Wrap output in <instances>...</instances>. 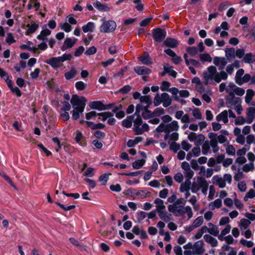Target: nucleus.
<instances>
[{
    "mask_svg": "<svg viewBox=\"0 0 255 255\" xmlns=\"http://www.w3.org/2000/svg\"><path fill=\"white\" fill-rule=\"evenodd\" d=\"M203 76L205 85H214L219 83L222 80H226L228 75L224 71L218 72L214 66H210L203 72Z\"/></svg>",
    "mask_w": 255,
    "mask_h": 255,
    "instance_id": "nucleus-1",
    "label": "nucleus"
},
{
    "mask_svg": "<svg viewBox=\"0 0 255 255\" xmlns=\"http://www.w3.org/2000/svg\"><path fill=\"white\" fill-rule=\"evenodd\" d=\"M186 201L183 198H179L171 205H169L168 209L170 212L172 213L175 216H181L186 213L189 219L193 217V212L189 206L184 207Z\"/></svg>",
    "mask_w": 255,
    "mask_h": 255,
    "instance_id": "nucleus-2",
    "label": "nucleus"
},
{
    "mask_svg": "<svg viewBox=\"0 0 255 255\" xmlns=\"http://www.w3.org/2000/svg\"><path fill=\"white\" fill-rule=\"evenodd\" d=\"M70 102L74 109L84 112L87 100L84 97H80L77 95H73Z\"/></svg>",
    "mask_w": 255,
    "mask_h": 255,
    "instance_id": "nucleus-3",
    "label": "nucleus"
},
{
    "mask_svg": "<svg viewBox=\"0 0 255 255\" xmlns=\"http://www.w3.org/2000/svg\"><path fill=\"white\" fill-rule=\"evenodd\" d=\"M104 21L100 27V31L103 33H110L115 30L117 24L114 20H105V18L102 19Z\"/></svg>",
    "mask_w": 255,
    "mask_h": 255,
    "instance_id": "nucleus-4",
    "label": "nucleus"
},
{
    "mask_svg": "<svg viewBox=\"0 0 255 255\" xmlns=\"http://www.w3.org/2000/svg\"><path fill=\"white\" fill-rule=\"evenodd\" d=\"M170 83L169 82L164 81L162 82L160 86V89L162 91H168L170 92L173 96V99L175 101L179 100V96L177 94L179 90L177 88L172 87L169 89Z\"/></svg>",
    "mask_w": 255,
    "mask_h": 255,
    "instance_id": "nucleus-5",
    "label": "nucleus"
},
{
    "mask_svg": "<svg viewBox=\"0 0 255 255\" xmlns=\"http://www.w3.org/2000/svg\"><path fill=\"white\" fill-rule=\"evenodd\" d=\"M114 104L104 105L100 101H93L90 103L89 107L92 109L98 110L99 111L111 109Z\"/></svg>",
    "mask_w": 255,
    "mask_h": 255,
    "instance_id": "nucleus-6",
    "label": "nucleus"
},
{
    "mask_svg": "<svg viewBox=\"0 0 255 255\" xmlns=\"http://www.w3.org/2000/svg\"><path fill=\"white\" fill-rule=\"evenodd\" d=\"M166 36V31L160 28H155L152 31V37L153 39L157 42H162L164 39L165 38Z\"/></svg>",
    "mask_w": 255,
    "mask_h": 255,
    "instance_id": "nucleus-7",
    "label": "nucleus"
},
{
    "mask_svg": "<svg viewBox=\"0 0 255 255\" xmlns=\"http://www.w3.org/2000/svg\"><path fill=\"white\" fill-rule=\"evenodd\" d=\"M204 243L202 241H198L194 243L193 248V254L195 255H201L205 252L203 248Z\"/></svg>",
    "mask_w": 255,
    "mask_h": 255,
    "instance_id": "nucleus-8",
    "label": "nucleus"
},
{
    "mask_svg": "<svg viewBox=\"0 0 255 255\" xmlns=\"http://www.w3.org/2000/svg\"><path fill=\"white\" fill-rule=\"evenodd\" d=\"M217 133H211L209 136L210 140L209 141L210 145L212 147L213 152L217 153L219 150V147L218 145L217 140Z\"/></svg>",
    "mask_w": 255,
    "mask_h": 255,
    "instance_id": "nucleus-9",
    "label": "nucleus"
},
{
    "mask_svg": "<svg viewBox=\"0 0 255 255\" xmlns=\"http://www.w3.org/2000/svg\"><path fill=\"white\" fill-rule=\"evenodd\" d=\"M46 63L50 65L55 70H57L63 65L59 57L51 58L48 59Z\"/></svg>",
    "mask_w": 255,
    "mask_h": 255,
    "instance_id": "nucleus-10",
    "label": "nucleus"
},
{
    "mask_svg": "<svg viewBox=\"0 0 255 255\" xmlns=\"http://www.w3.org/2000/svg\"><path fill=\"white\" fill-rule=\"evenodd\" d=\"M205 179L204 177L198 176L197 178L196 181H194L192 183V186L191 188V190L192 192L194 193H197L201 188V185H200L201 182H204L205 181Z\"/></svg>",
    "mask_w": 255,
    "mask_h": 255,
    "instance_id": "nucleus-11",
    "label": "nucleus"
},
{
    "mask_svg": "<svg viewBox=\"0 0 255 255\" xmlns=\"http://www.w3.org/2000/svg\"><path fill=\"white\" fill-rule=\"evenodd\" d=\"M214 64L219 67V70L223 71L225 66L227 65L228 61L224 57H215L213 60Z\"/></svg>",
    "mask_w": 255,
    "mask_h": 255,
    "instance_id": "nucleus-12",
    "label": "nucleus"
},
{
    "mask_svg": "<svg viewBox=\"0 0 255 255\" xmlns=\"http://www.w3.org/2000/svg\"><path fill=\"white\" fill-rule=\"evenodd\" d=\"M134 71L139 75H147L151 73V70L143 66L134 67Z\"/></svg>",
    "mask_w": 255,
    "mask_h": 255,
    "instance_id": "nucleus-13",
    "label": "nucleus"
},
{
    "mask_svg": "<svg viewBox=\"0 0 255 255\" xmlns=\"http://www.w3.org/2000/svg\"><path fill=\"white\" fill-rule=\"evenodd\" d=\"M255 118V108L250 107L247 110L246 123L251 124Z\"/></svg>",
    "mask_w": 255,
    "mask_h": 255,
    "instance_id": "nucleus-14",
    "label": "nucleus"
},
{
    "mask_svg": "<svg viewBox=\"0 0 255 255\" xmlns=\"http://www.w3.org/2000/svg\"><path fill=\"white\" fill-rule=\"evenodd\" d=\"M93 6L100 11L108 12L111 10V8L107 4H103L98 0L93 3Z\"/></svg>",
    "mask_w": 255,
    "mask_h": 255,
    "instance_id": "nucleus-15",
    "label": "nucleus"
},
{
    "mask_svg": "<svg viewBox=\"0 0 255 255\" xmlns=\"http://www.w3.org/2000/svg\"><path fill=\"white\" fill-rule=\"evenodd\" d=\"M76 43V39L71 38H66L64 42V44L61 47L62 51L72 48Z\"/></svg>",
    "mask_w": 255,
    "mask_h": 255,
    "instance_id": "nucleus-16",
    "label": "nucleus"
},
{
    "mask_svg": "<svg viewBox=\"0 0 255 255\" xmlns=\"http://www.w3.org/2000/svg\"><path fill=\"white\" fill-rule=\"evenodd\" d=\"M204 222V219L202 216L198 217L195 219L192 224L189 227V231L190 232L193 229L197 228L202 225Z\"/></svg>",
    "mask_w": 255,
    "mask_h": 255,
    "instance_id": "nucleus-17",
    "label": "nucleus"
},
{
    "mask_svg": "<svg viewBox=\"0 0 255 255\" xmlns=\"http://www.w3.org/2000/svg\"><path fill=\"white\" fill-rule=\"evenodd\" d=\"M140 62L145 65H148L152 64V61L147 52H144L143 54L138 57Z\"/></svg>",
    "mask_w": 255,
    "mask_h": 255,
    "instance_id": "nucleus-18",
    "label": "nucleus"
},
{
    "mask_svg": "<svg viewBox=\"0 0 255 255\" xmlns=\"http://www.w3.org/2000/svg\"><path fill=\"white\" fill-rule=\"evenodd\" d=\"M192 183L191 179H186L185 181L181 183L180 187V191L181 193H184L186 191L190 190L191 189Z\"/></svg>",
    "mask_w": 255,
    "mask_h": 255,
    "instance_id": "nucleus-19",
    "label": "nucleus"
},
{
    "mask_svg": "<svg viewBox=\"0 0 255 255\" xmlns=\"http://www.w3.org/2000/svg\"><path fill=\"white\" fill-rule=\"evenodd\" d=\"M228 112L227 110H224L220 113L216 117V120L218 122L222 121L224 124L228 123Z\"/></svg>",
    "mask_w": 255,
    "mask_h": 255,
    "instance_id": "nucleus-20",
    "label": "nucleus"
},
{
    "mask_svg": "<svg viewBox=\"0 0 255 255\" xmlns=\"http://www.w3.org/2000/svg\"><path fill=\"white\" fill-rule=\"evenodd\" d=\"M162 102L163 106L165 108L169 107L172 103V100L169 95L166 93L161 94Z\"/></svg>",
    "mask_w": 255,
    "mask_h": 255,
    "instance_id": "nucleus-21",
    "label": "nucleus"
},
{
    "mask_svg": "<svg viewBox=\"0 0 255 255\" xmlns=\"http://www.w3.org/2000/svg\"><path fill=\"white\" fill-rule=\"evenodd\" d=\"M204 239L205 241L210 244L212 247H216L218 246V242L217 240L212 237L210 235H205L204 236Z\"/></svg>",
    "mask_w": 255,
    "mask_h": 255,
    "instance_id": "nucleus-22",
    "label": "nucleus"
},
{
    "mask_svg": "<svg viewBox=\"0 0 255 255\" xmlns=\"http://www.w3.org/2000/svg\"><path fill=\"white\" fill-rule=\"evenodd\" d=\"M213 179L214 180L213 182L214 184L218 185L219 187L221 188L225 187L226 184L223 177L218 176H214Z\"/></svg>",
    "mask_w": 255,
    "mask_h": 255,
    "instance_id": "nucleus-23",
    "label": "nucleus"
},
{
    "mask_svg": "<svg viewBox=\"0 0 255 255\" xmlns=\"http://www.w3.org/2000/svg\"><path fill=\"white\" fill-rule=\"evenodd\" d=\"M26 26L28 27V28L25 31V35H30L36 31V30L39 27V25L38 24L34 23L31 25L29 24H27Z\"/></svg>",
    "mask_w": 255,
    "mask_h": 255,
    "instance_id": "nucleus-24",
    "label": "nucleus"
},
{
    "mask_svg": "<svg viewBox=\"0 0 255 255\" xmlns=\"http://www.w3.org/2000/svg\"><path fill=\"white\" fill-rule=\"evenodd\" d=\"M209 233L214 236H218L219 233L218 227L211 223L208 224Z\"/></svg>",
    "mask_w": 255,
    "mask_h": 255,
    "instance_id": "nucleus-25",
    "label": "nucleus"
},
{
    "mask_svg": "<svg viewBox=\"0 0 255 255\" xmlns=\"http://www.w3.org/2000/svg\"><path fill=\"white\" fill-rule=\"evenodd\" d=\"M164 44L167 47L175 48L178 44L177 40L172 38H167L164 42Z\"/></svg>",
    "mask_w": 255,
    "mask_h": 255,
    "instance_id": "nucleus-26",
    "label": "nucleus"
},
{
    "mask_svg": "<svg viewBox=\"0 0 255 255\" xmlns=\"http://www.w3.org/2000/svg\"><path fill=\"white\" fill-rule=\"evenodd\" d=\"M158 213L160 219L164 222H167L172 219L171 215L170 214H167V213L165 211V210L160 211Z\"/></svg>",
    "mask_w": 255,
    "mask_h": 255,
    "instance_id": "nucleus-27",
    "label": "nucleus"
},
{
    "mask_svg": "<svg viewBox=\"0 0 255 255\" xmlns=\"http://www.w3.org/2000/svg\"><path fill=\"white\" fill-rule=\"evenodd\" d=\"M75 140L77 143L82 146H85L86 145V142L83 138L82 133L79 130L76 131Z\"/></svg>",
    "mask_w": 255,
    "mask_h": 255,
    "instance_id": "nucleus-28",
    "label": "nucleus"
},
{
    "mask_svg": "<svg viewBox=\"0 0 255 255\" xmlns=\"http://www.w3.org/2000/svg\"><path fill=\"white\" fill-rule=\"evenodd\" d=\"M154 203L156 204V211L158 213L160 211L165 210V206L164 205L163 201L159 198H156Z\"/></svg>",
    "mask_w": 255,
    "mask_h": 255,
    "instance_id": "nucleus-29",
    "label": "nucleus"
},
{
    "mask_svg": "<svg viewBox=\"0 0 255 255\" xmlns=\"http://www.w3.org/2000/svg\"><path fill=\"white\" fill-rule=\"evenodd\" d=\"M77 74V71L76 69L74 67H72L69 71H68L64 74V76L66 80H69L75 77Z\"/></svg>",
    "mask_w": 255,
    "mask_h": 255,
    "instance_id": "nucleus-30",
    "label": "nucleus"
},
{
    "mask_svg": "<svg viewBox=\"0 0 255 255\" xmlns=\"http://www.w3.org/2000/svg\"><path fill=\"white\" fill-rule=\"evenodd\" d=\"M225 55L227 59L232 60L235 57V50L234 48H227L225 50Z\"/></svg>",
    "mask_w": 255,
    "mask_h": 255,
    "instance_id": "nucleus-31",
    "label": "nucleus"
},
{
    "mask_svg": "<svg viewBox=\"0 0 255 255\" xmlns=\"http://www.w3.org/2000/svg\"><path fill=\"white\" fill-rule=\"evenodd\" d=\"M142 123V119L139 116H138V117L133 121V130L134 131L135 134L136 135V133H137V129L140 128Z\"/></svg>",
    "mask_w": 255,
    "mask_h": 255,
    "instance_id": "nucleus-32",
    "label": "nucleus"
},
{
    "mask_svg": "<svg viewBox=\"0 0 255 255\" xmlns=\"http://www.w3.org/2000/svg\"><path fill=\"white\" fill-rule=\"evenodd\" d=\"M167 128L168 132L172 131H176L179 128L178 122L176 121H173L171 123L167 124Z\"/></svg>",
    "mask_w": 255,
    "mask_h": 255,
    "instance_id": "nucleus-33",
    "label": "nucleus"
},
{
    "mask_svg": "<svg viewBox=\"0 0 255 255\" xmlns=\"http://www.w3.org/2000/svg\"><path fill=\"white\" fill-rule=\"evenodd\" d=\"M82 28L85 33L93 32L95 28V23L93 22H88L87 24L83 25Z\"/></svg>",
    "mask_w": 255,
    "mask_h": 255,
    "instance_id": "nucleus-34",
    "label": "nucleus"
},
{
    "mask_svg": "<svg viewBox=\"0 0 255 255\" xmlns=\"http://www.w3.org/2000/svg\"><path fill=\"white\" fill-rule=\"evenodd\" d=\"M243 61L247 63H252L255 61V55L251 53H247L243 58Z\"/></svg>",
    "mask_w": 255,
    "mask_h": 255,
    "instance_id": "nucleus-35",
    "label": "nucleus"
},
{
    "mask_svg": "<svg viewBox=\"0 0 255 255\" xmlns=\"http://www.w3.org/2000/svg\"><path fill=\"white\" fill-rule=\"evenodd\" d=\"M255 91L249 89L247 90L246 95L245 97V102L247 104H250L255 95Z\"/></svg>",
    "mask_w": 255,
    "mask_h": 255,
    "instance_id": "nucleus-36",
    "label": "nucleus"
},
{
    "mask_svg": "<svg viewBox=\"0 0 255 255\" xmlns=\"http://www.w3.org/2000/svg\"><path fill=\"white\" fill-rule=\"evenodd\" d=\"M251 222L250 221L247 219H242L240 220L239 227L241 230L243 229L246 230L248 228Z\"/></svg>",
    "mask_w": 255,
    "mask_h": 255,
    "instance_id": "nucleus-37",
    "label": "nucleus"
},
{
    "mask_svg": "<svg viewBox=\"0 0 255 255\" xmlns=\"http://www.w3.org/2000/svg\"><path fill=\"white\" fill-rule=\"evenodd\" d=\"M140 101L141 103L146 104L145 109H147L150 105L151 104L152 101L150 98V96H142L140 97Z\"/></svg>",
    "mask_w": 255,
    "mask_h": 255,
    "instance_id": "nucleus-38",
    "label": "nucleus"
},
{
    "mask_svg": "<svg viewBox=\"0 0 255 255\" xmlns=\"http://www.w3.org/2000/svg\"><path fill=\"white\" fill-rule=\"evenodd\" d=\"M210 149V145L209 141L208 140L205 141L202 146V154L204 155H207L209 153Z\"/></svg>",
    "mask_w": 255,
    "mask_h": 255,
    "instance_id": "nucleus-39",
    "label": "nucleus"
},
{
    "mask_svg": "<svg viewBox=\"0 0 255 255\" xmlns=\"http://www.w3.org/2000/svg\"><path fill=\"white\" fill-rule=\"evenodd\" d=\"M228 94L229 95L228 96H227L226 98V100L227 101L232 104H235L238 102L239 99L238 98L235 97V93L234 92L229 93Z\"/></svg>",
    "mask_w": 255,
    "mask_h": 255,
    "instance_id": "nucleus-40",
    "label": "nucleus"
},
{
    "mask_svg": "<svg viewBox=\"0 0 255 255\" xmlns=\"http://www.w3.org/2000/svg\"><path fill=\"white\" fill-rule=\"evenodd\" d=\"M145 162V160L143 159L135 160L132 163V166L134 169H139L144 164Z\"/></svg>",
    "mask_w": 255,
    "mask_h": 255,
    "instance_id": "nucleus-41",
    "label": "nucleus"
},
{
    "mask_svg": "<svg viewBox=\"0 0 255 255\" xmlns=\"http://www.w3.org/2000/svg\"><path fill=\"white\" fill-rule=\"evenodd\" d=\"M168 143L170 145V149L173 151L174 153H176L180 149V146L179 144H178L175 142H170V140H168Z\"/></svg>",
    "mask_w": 255,
    "mask_h": 255,
    "instance_id": "nucleus-42",
    "label": "nucleus"
},
{
    "mask_svg": "<svg viewBox=\"0 0 255 255\" xmlns=\"http://www.w3.org/2000/svg\"><path fill=\"white\" fill-rule=\"evenodd\" d=\"M133 118L131 116L128 117L122 122V126L126 128H129L132 126Z\"/></svg>",
    "mask_w": 255,
    "mask_h": 255,
    "instance_id": "nucleus-43",
    "label": "nucleus"
},
{
    "mask_svg": "<svg viewBox=\"0 0 255 255\" xmlns=\"http://www.w3.org/2000/svg\"><path fill=\"white\" fill-rule=\"evenodd\" d=\"M244 73L245 71L243 69H240L237 71L235 79L237 84L241 82V80L243 78L242 76L244 74Z\"/></svg>",
    "mask_w": 255,
    "mask_h": 255,
    "instance_id": "nucleus-44",
    "label": "nucleus"
},
{
    "mask_svg": "<svg viewBox=\"0 0 255 255\" xmlns=\"http://www.w3.org/2000/svg\"><path fill=\"white\" fill-rule=\"evenodd\" d=\"M201 61L203 62H211L212 60V58L208 53H203L200 54L199 55Z\"/></svg>",
    "mask_w": 255,
    "mask_h": 255,
    "instance_id": "nucleus-45",
    "label": "nucleus"
},
{
    "mask_svg": "<svg viewBox=\"0 0 255 255\" xmlns=\"http://www.w3.org/2000/svg\"><path fill=\"white\" fill-rule=\"evenodd\" d=\"M97 115L102 117V120L103 121H105L108 119L113 117L114 116L113 114L110 112L100 113L97 114Z\"/></svg>",
    "mask_w": 255,
    "mask_h": 255,
    "instance_id": "nucleus-46",
    "label": "nucleus"
},
{
    "mask_svg": "<svg viewBox=\"0 0 255 255\" xmlns=\"http://www.w3.org/2000/svg\"><path fill=\"white\" fill-rule=\"evenodd\" d=\"M110 174L105 173L100 175L99 177V181L101 182L102 185H105L108 180H109V175Z\"/></svg>",
    "mask_w": 255,
    "mask_h": 255,
    "instance_id": "nucleus-47",
    "label": "nucleus"
},
{
    "mask_svg": "<svg viewBox=\"0 0 255 255\" xmlns=\"http://www.w3.org/2000/svg\"><path fill=\"white\" fill-rule=\"evenodd\" d=\"M186 51L190 56H194L198 53V48L195 46L188 47Z\"/></svg>",
    "mask_w": 255,
    "mask_h": 255,
    "instance_id": "nucleus-48",
    "label": "nucleus"
},
{
    "mask_svg": "<svg viewBox=\"0 0 255 255\" xmlns=\"http://www.w3.org/2000/svg\"><path fill=\"white\" fill-rule=\"evenodd\" d=\"M61 29L65 31L66 32H69L72 30V27L70 24L67 22L61 23L60 24Z\"/></svg>",
    "mask_w": 255,
    "mask_h": 255,
    "instance_id": "nucleus-49",
    "label": "nucleus"
},
{
    "mask_svg": "<svg viewBox=\"0 0 255 255\" xmlns=\"http://www.w3.org/2000/svg\"><path fill=\"white\" fill-rule=\"evenodd\" d=\"M149 130V126L147 124H141V127L139 129H137V133L136 135L142 134L144 132L147 131Z\"/></svg>",
    "mask_w": 255,
    "mask_h": 255,
    "instance_id": "nucleus-50",
    "label": "nucleus"
},
{
    "mask_svg": "<svg viewBox=\"0 0 255 255\" xmlns=\"http://www.w3.org/2000/svg\"><path fill=\"white\" fill-rule=\"evenodd\" d=\"M192 115L196 120H201L202 119V114L200 109L198 108H194L192 110Z\"/></svg>",
    "mask_w": 255,
    "mask_h": 255,
    "instance_id": "nucleus-51",
    "label": "nucleus"
},
{
    "mask_svg": "<svg viewBox=\"0 0 255 255\" xmlns=\"http://www.w3.org/2000/svg\"><path fill=\"white\" fill-rule=\"evenodd\" d=\"M55 204L65 211H68L74 209L76 207L75 205H70L68 206H66L59 202H55Z\"/></svg>",
    "mask_w": 255,
    "mask_h": 255,
    "instance_id": "nucleus-52",
    "label": "nucleus"
},
{
    "mask_svg": "<svg viewBox=\"0 0 255 255\" xmlns=\"http://www.w3.org/2000/svg\"><path fill=\"white\" fill-rule=\"evenodd\" d=\"M222 202L221 199H217L213 202L212 203V210H214L215 208H219L222 206Z\"/></svg>",
    "mask_w": 255,
    "mask_h": 255,
    "instance_id": "nucleus-53",
    "label": "nucleus"
},
{
    "mask_svg": "<svg viewBox=\"0 0 255 255\" xmlns=\"http://www.w3.org/2000/svg\"><path fill=\"white\" fill-rule=\"evenodd\" d=\"M131 89V87L129 85H126L124 86L123 88L119 89L117 93H123L124 94H126L128 93Z\"/></svg>",
    "mask_w": 255,
    "mask_h": 255,
    "instance_id": "nucleus-54",
    "label": "nucleus"
},
{
    "mask_svg": "<svg viewBox=\"0 0 255 255\" xmlns=\"http://www.w3.org/2000/svg\"><path fill=\"white\" fill-rule=\"evenodd\" d=\"M156 131L158 132H168L167 125L164 124H160V125L156 128Z\"/></svg>",
    "mask_w": 255,
    "mask_h": 255,
    "instance_id": "nucleus-55",
    "label": "nucleus"
},
{
    "mask_svg": "<svg viewBox=\"0 0 255 255\" xmlns=\"http://www.w3.org/2000/svg\"><path fill=\"white\" fill-rule=\"evenodd\" d=\"M240 243L244 246L248 248H251L254 246V243L252 241H247L244 239H241Z\"/></svg>",
    "mask_w": 255,
    "mask_h": 255,
    "instance_id": "nucleus-56",
    "label": "nucleus"
},
{
    "mask_svg": "<svg viewBox=\"0 0 255 255\" xmlns=\"http://www.w3.org/2000/svg\"><path fill=\"white\" fill-rule=\"evenodd\" d=\"M251 76L249 74H246L244 75L241 80V82L238 83L239 85H242L245 83H248L251 80Z\"/></svg>",
    "mask_w": 255,
    "mask_h": 255,
    "instance_id": "nucleus-57",
    "label": "nucleus"
},
{
    "mask_svg": "<svg viewBox=\"0 0 255 255\" xmlns=\"http://www.w3.org/2000/svg\"><path fill=\"white\" fill-rule=\"evenodd\" d=\"M200 183V185H201V189L202 192L205 195L207 194V191L208 189V184L206 180H205L204 182H201V183Z\"/></svg>",
    "mask_w": 255,
    "mask_h": 255,
    "instance_id": "nucleus-58",
    "label": "nucleus"
},
{
    "mask_svg": "<svg viewBox=\"0 0 255 255\" xmlns=\"http://www.w3.org/2000/svg\"><path fill=\"white\" fill-rule=\"evenodd\" d=\"M133 3L136 4L135 8L137 11H140L143 10L144 5L141 3V0H133Z\"/></svg>",
    "mask_w": 255,
    "mask_h": 255,
    "instance_id": "nucleus-59",
    "label": "nucleus"
},
{
    "mask_svg": "<svg viewBox=\"0 0 255 255\" xmlns=\"http://www.w3.org/2000/svg\"><path fill=\"white\" fill-rule=\"evenodd\" d=\"M75 87L77 90L82 91L86 88V84L82 81H78L75 83Z\"/></svg>",
    "mask_w": 255,
    "mask_h": 255,
    "instance_id": "nucleus-60",
    "label": "nucleus"
},
{
    "mask_svg": "<svg viewBox=\"0 0 255 255\" xmlns=\"http://www.w3.org/2000/svg\"><path fill=\"white\" fill-rule=\"evenodd\" d=\"M184 175L186 179H191L194 176V172L190 169L184 171Z\"/></svg>",
    "mask_w": 255,
    "mask_h": 255,
    "instance_id": "nucleus-61",
    "label": "nucleus"
},
{
    "mask_svg": "<svg viewBox=\"0 0 255 255\" xmlns=\"http://www.w3.org/2000/svg\"><path fill=\"white\" fill-rule=\"evenodd\" d=\"M164 69L165 70V72L168 73L171 76L175 78L177 75V72L172 69L171 67H166L164 65Z\"/></svg>",
    "mask_w": 255,
    "mask_h": 255,
    "instance_id": "nucleus-62",
    "label": "nucleus"
},
{
    "mask_svg": "<svg viewBox=\"0 0 255 255\" xmlns=\"http://www.w3.org/2000/svg\"><path fill=\"white\" fill-rule=\"evenodd\" d=\"M226 151L227 153L230 155H235L236 153V149L232 145H228L226 148Z\"/></svg>",
    "mask_w": 255,
    "mask_h": 255,
    "instance_id": "nucleus-63",
    "label": "nucleus"
},
{
    "mask_svg": "<svg viewBox=\"0 0 255 255\" xmlns=\"http://www.w3.org/2000/svg\"><path fill=\"white\" fill-rule=\"evenodd\" d=\"M255 197V191L254 189H250L246 194L244 200L247 201L248 198H253Z\"/></svg>",
    "mask_w": 255,
    "mask_h": 255,
    "instance_id": "nucleus-64",
    "label": "nucleus"
}]
</instances>
